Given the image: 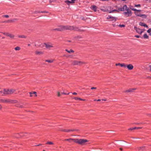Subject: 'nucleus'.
Instances as JSON below:
<instances>
[{
  "label": "nucleus",
  "instance_id": "39448f33",
  "mask_svg": "<svg viewBox=\"0 0 151 151\" xmlns=\"http://www.w3.org/2000/svg\"><path fill=\"white\" fill-rule=\"evenodd\" d=\"M127 12H124L123 13V14L126 16V17H129L131 16L132 14V12L129 9L127 10Z\"/></svg>",
  "mask_w": 151,
  "mask_h": 151
},
{
  "label": "nucleus",
  "instance_id": "603ef678",
  "mask_svg": "<svg viewBox=\"0 0 151 151\" xmlns=\"http://www.w3.org/2000/svg\"><path fill=\"white\" fill-rule=\"evenodd\" d=\"M96 89V87H92L91 88V89Z\"/></svg>",
  "mask_w": 151,
  "mask_h": 151
},
{
  "label": "nucleus",
  "instance_id": "338daca9",
  "mask_svg": "<svg viewBox=\"0 0 151 151\" xmlns=\"http://www.w3.org/2000/svg\"><path fill=\"white\" fill-rule=\"evenodd\" d=\"M67 42H70L71 41H70V40H68V41H67Z\"/></svg>",
  "mask_w": 151,
  "mask_h": 151
},
{
  "label": "nucleus",
  "instance_id": "aec40b11",
  "mask_svg": "<svg viewBox=\"0 0 151 151\" xmlns=\"http://www.w3.org/2000/svg\"><path fill=\"white\" fill-rule=\"evenodd\" d=\"M65 51H66L67 52L69 53H70L71 52H74V51L72 49H70V50H68L67 49H66Z\"/></svg>",
  "mask_w": 151,
  "mask_h": 151
},
{
  "label": "nucleus",
  "instance_id": "c9c22d12",
  "mask_svg": "<svg viewBox=\"0 0 151 151\" xmlns=\"http://www.w3.org/2000/svg\"><path fill=\"white\" fill-rule=\"evenodd\" d=\"M80 100V101H85V99H81V98H78L77 97V100Z\"/></svg>",
  "mask_w": 151,
  "mask_h": 151
},
{
  "label": "nucleus",
  "instance_id": "a211bd4d",
  "mask_svg": "<svg viewBox=\"0 0 151 151\" xmlns=\"http://www.w3.org/2000/svg\"><path fill=\"white\" fill-rule=\"evenodd\" d=\"M107 19H111V20H115V21L116 20L115 18L114 17H111V16H109L107 17Z\"/></svg>",
  "mask_w": 151,
  "mask_h": 151
},
{
  "label": "nucleus",
  "instance_id": "774afa93",
  "mask_svg": "<svg viewBox=\"0 0 151 151\" xmlns=\"http://www.w3.org/2000/svg\"><path fill=\"white\" fill-rule=\"evenodd\" d=\"M30 44H28V46H30Z\"/></svg>",
  "mask_w": 151,
  "mask_h": 151
},
{
  "label": "nucleus",
  "instance_id": "2f4dec72",
  "mask_svg": "<svg viewBox=\"0 0 151 151\" xmlns=\"http://www.w3.org/2000/svg\"><path fill=\"white\" fill-rule=\"evenodd\" d=\"M132 10H133V11H137V12H140L141 11V10H137L135 9H132Z\"/></svg>",
  "mask_w": 151,
  "mask_h": 151
},
{
  "label": "nucleus",
  "instance_id": "f3484780",
  "mask_svg": "<svg viewBox=\"0 0 151 151\" xmlns=\"http://www.w3.org/2000/svg\"><path fill=\"white\" fill-rule=\"evenodd\" d=\"M139 25H140V26H143L145 27L148 28L147 25L143 22H140L139 23Z\"/></svg>",
  "mask_w": 151,
  "mask_h": 151
},
{
  "label": "nucleus",
  "instance_id": "3c124183",
  "mask_svg": "<svg viewBox=\"0 0 151 151\" xmlns=\"http://www.w3.org/2000/svg\"><path fill=\"white\" fill-rule=\"evenodd\" d=\"M73 99H75L76 100H77V97H73Z\"/></svg>",
  "mask_w": 151,
  "mask_h": 151
},
{
  "label": "nucleus",
  "instance_id": "052dcab7",
  "mask_svg": "<svg viewBox=\"0 0 151 151\" xmlns=\"http://www.w3.org/2000/svg\"><path fill=\"white\" fill-rule=\"evenodd\" d=\"M149 67L150 68V71H151V65H149Z\"/></svg>",
  "mask_w": 151,
  "mask_h": 151
},
{
  "label": "nucleus",
  "instance_id": "cd10ccee",
  "mask_svg": "<svg viewBox=\"0 0 151 151\" xmlns=\"http://www.w3.org/2000/svg\"><path fill=\"white\" fill-rule=\"evenodd\" d=\"M45 61L46 62H47L49 63H52L53 62V60H45Z\"/></svg>",
  "mask_w": 151,
  "mask_h": 151
},
{
  "label": "nucleus",
  "instance_id": "412c9836",
  "mask_svg": "<svg viewBox=\"0 0 151 151\" xmlns=\"http://www.w3.org/2000/svg\"><path fill=\"white\" fill-rule=\"evenodd\" d=\"M36 92L34 91V92H30L29 93V94H30V96H32V94H35V96H37V95L36 94Z\"/></svg>",
  "mask_w": 151,
  "mask_h": 151
},
{
  "label": "nucleus",
  "instance_id": "4be33fe9",
  "mask_svg": "<svg viewBox=\"0 0 151 151\" xmlns=\"http://www.w3.org/2000/svg\"><path fill=\"white\" fill-rule=\"evenodd\" d=\"M144 147H142L138 148V150L140 151H142L144 148Z\"/></svg>",
  "mask_w": 151,
  "mask_h": 151
},
{
  "label": "nucleus",
  "instance_id": "0e129e2a",
  "mask_svg": "<svg viewBox=\"0 0 151 151\" xmlns=\"http://www.w3.org/2000/svg\"><path fill=\"white\" fill-rule=\"evenodd\" d=\"M120 150H123V149H122V148H120Z\"/></svg>",
  "mask_w": 151,
  "mask_h": 151
},
{
  "label": "nucleus",
  "instance_id": "bb28decb",
  "mask_svg": "<svg viewBox=\"0 0 151 151\" xmlns=\"http://www.w3.org/2000/svg\"><path fill=\"white\" fill-rule=\"evenodd\" d=\"M10 100L12 101H11L9 102V103H15L17 102V101L16 100H10Z\"/></svg>",
  "mask_w": 151,
  "mask_h": 151
},
{
  "label": "nucleus",
  "instance_id": "ddd939ff",
  "mask_svg": "<svg viewBox=\"0 0 151 151\" xmlns=\"http://www.w3.org/2000/svg\"><path fill=\"white\" fill-rule=\"evenodd\" d=\"M44 44L47 48H49L53 47L52 44H50L48 43H45Z\"/></svg>",
  "mask_w": 151,
  "mask_h": 151
},
{
  "label": "nucleus",
  "instance_id": "79ce46f5",
  "mask_svg": "<svg viewBox=\"0 0 151 151\" xmlns=\"http://www.w3.org/2000/svg\"><path fill=\"white\" fill-rule=\"evenodd\" d=\"M147 32L148 33H150L151 32V29H149L147 31Z\"/></svg>",
  "mask_w": 151,
  "mask_h": 151
},
{
  "label": "nucleus",
  "instance_id": "f257e3e1",
  "mask_svg": "<svg viewBox=\"0 0 151 151\" xmlns=\"http://www.w3.org/2000/svg\"><path fill=\"white\" fill-rule=\"evenodd\" d=\"M65 30H74L75 31L78 30V28L73 26H61L58 28L54 29H52L53 31H61Z\"/></svg>",
  "mask_w": 151,
  "mask_h": 151
},
{
  "label": "nucleus",
  "instance_id": "f03ea898",
  "mask_svg": "<svg viewBox=\"0 0 151 151\" xmlns=\"http://www.w3.org/2000/svg\"><path fill=\"white\" fill-rule=\"evenodd\" d=\"M74 142L79 145H83L85 144L88 141V140L85 139H75Z\"/></svg>",
  "mask_w": 151,
  "mask_h": 151
},
{
  "label": "nucleus",
  "instance_id": "ea45409f",
  "mask_svg": "<svg viewBox=\"0 0 151 151\" xmlns=\"http://www.w3.org/2000/svg\"><path fill=\"white\" fill-rule=\"evenodd\" d=\"M3 17H5L6 18H9V16L8 15H3Z\"/></svg>",
  "mask_w": 151,
  "mask_h": 151
},
{
  "label": "nucleus",
  "instance_id": "4c0bfd02",
  "mask_svg": "<svg viewBox=\"0 0 151 151\" xmlns=\"http://www.w3.org/2000/svg\"><path fill=\"white\" fill-rule=\"evenodd\" d=\"M4 94V92L2 91H0V95L3 96Z\"/></svg>",
  "mask_w": 151,
  "mask_h": 151
},
{
  "label": "nucleus",
  "instance_id": "9b49d317",
  "mask_svg": "<svg viewBox=\"0 0 151 151\" xmlns=\"http://www.w3.org/2000/svg\"><path fill=\"white\" fill-rule=\"evenodd\" d=\"M77 130L76 129H63L60 130L61 131L65 132H69L70 131H77Z\"/></svg>",
  "mask_w": 151,
  "mask_h": 151
},
{
  "label": "nucleus",
  "instance_id": "58836bf2",
  "mask_svg": "<svg viewBox=\"0 0 151 151\" xmlns=\"http://www.w3.org/2000/svg\"><path fill=\"white\" fill-rule=\"evenodd\" d=\"M119 26L120 27H125V25L124 24H119Z\"/></svg>",
  "mask_w": 151,
  "mask_h": 151
},
{
  "label": "nucleus",
  "instance_id": "a878e982",
  "mask_svg": "<svg viewBox=\"0 0 151 151\" xmlns=\"http://www.w3.org/2000/svg\"><path fill=\"white\" fill-rule=\"evenodd\" d=\"M4 22L7 23H12V19L8 20L7 21H6Z\"/></svg>",
  "mask_w": 151,
  "mask_h": 151
},
{
  "label": "nucleus",
  "instance_id": "864d4df0",
  "mask_svg": "<svg viewBox=\"0 0 151 151\" xmlns=\"http://www.w3.org/2000/svg\"><path fill=\"white\" fill-rule=\"evenodd\" d=\"M73 95H76L77 94V93L76 92H73L72 93Z\"/></svg>",
  "mask_w": 151,
  "mask_h": 151
},
{
  "label": "nucleus",
  "instance_id": "473e14b6",
  "mask_svg": "<svg viewBox=\"0 0 151 151\" xmlns=\"http://www.w3.org/2000/svg\"><path fill=\"white\" fill-rule=\"evenodd\" d=\"M65 2L67 4H71L72 3H73L72 1H65Z\"/></svg>",
  "mask_w": 151,
  "mask_h": 151
},
{
  "label": "nucleus",
  "instance_id": "0eeeda50",
  "mask_svg": "<svg viewBox=\"0 0 151 151\" xmlns=\"http://www.w3.org/2000/svg\"><path fill=\"white\" fill-rule=\"evenodd\" d=\"M134 28L135 29L136 32L139 34H141L143 32V30L142 29L137 28L136 27H134Z\"/></svg>",
  "mask_w": 151,
  "mask_h": 151
},
{
  "label": "nucleus",
  "instance_id": "c03bdc74",
  "mask_svg": "<svg viewBox=\"0 0 151 151\" xmlns=\"http://www.w3.org/2000/svg\"><path fill=\"white\" fill-rule=\"evenodd\" d=\"M58 93V96H60V93L59 92H57Z\"/></svg>",
  "mask_w": 151,
  "mask_h": 151
},
{
  "label": "nucleus",
  "instance_id": "7c9ffc66",
  "mask_svg": "<svg viewBox=\"0 0 151 151\" xmlns=\"http://www.w3.org/2000/svg\"><path fill=\"white\" fill-rule=\"evenodd\" d=\"M12 22H15L16 21H17L18 20V19L17 18H14L13 19H12Z\"/></svg>",
  "mask_w": 151,
  "mask_h": 151
},
{
  "label": "nucleus",
  "instance_id": "49530a36",
  "mask_svg": "<svg viewBox=\"0 0 151 151\" xmlns=\"http://www.w3.org/2000/svg\"><path fill=\"white\" fill-rule=\"evenodd\" d=\"M69 93H61V94H65V95H68Z\"/></svg>",
  "mask_w": 151,
  "mask_h": 151
},
{
  "label": "nucleus",
  "instance_id": "e433bc0d",
  "mask_svg": "<svg viewBox=\"0 0 151 151\" xmlns=\"http://www.w3.org/2000/svg\"><path fill=\"white\" fill-rule=\"evenodd\" d=\"M46 144H50V145H53V142H47Z\"/></svg>",
  "mask_w": 151,
  "mask_h": 151
},
{
  "label": "nucleus",
  "instance_id": "bf43d9fd",
  "mask_svg": "<svg viewBox=\"0 0 151 151\" xmlns=\"http://www.w3.org/2000/svg\"><path fill=\"white\" fill-rule=\"evenodd\" d=\"M23 136V135H22V133H21L20 134V136L22 137V136Z\"/></svg>",
  "mask_w": 151,
  "mask_h": 151
},
{
  "label": "nucleus",
  "instance_id": "5701e85b",
  "mask_svg": "<svg viewBox=\"0 0 151 151\" xmlns=\"http://www.w3.org/2000/svg\"><path fill=\"white\" fill-rule=\"evenodd\" d=\"M119 11H120V10H119V8H118L117 9H114V10H113L112 11H110L109 12V13H111L113 12H114L115 11L117 12H119Z\"/></svg>",
  "mask_w": 151,
  "mask_h": 151
},
{
  "label": "nucleus",
  "instance_id": "5fc2aeb1",
  "mask_svg": "<svg viewBox=\"0 0 151 151\" xmlns=\"http://www.w3.org/2000/svg\"><path fill=\"white\" fill-rule=\"evenodd\" d=\"M94 101H101V100L100 99H98V100H94Z\"/></svg>",
  "mask_w": 151,
  "mask_h": 151
},
{
  "label": "nucleus",
  "instance_id": "8fccbe9b",
  "mask_svg": "<svg viewBox=\"0 0 151 151\" xmlns=\"http://www.w3.org/2000/svg\"><path fill=\"white\" fill-rule=\"evenodd\" d=\"M134 37H136L137 38H139L140 37V36L139 35H135L134 36Z\"/></svg>",
  "mask_w": 151,
  "mask_h": 151
},
{
  "label": "nucleus",
  "instance_id": "de8ad7c7",
  "mask_svg": "<svg viewBox=\"0 0 151 151\" xmlns=\"http://www.w3.org/2000/svg\"><path fill=\"white\" fill-rule=\"evenodd\" d=\"M76 39H78V38H81V36H78L76 37H75Z\"/></svg>",
  "mask_w": 151,
  "mask_h": 151
},
{
  "label": "nucleus",
  "instance_id": "f704fd0d",
  "mask_svg": "<svg viewBox=\"0 0 151 151\" xmlns=\"http://www.w3.org/2000/svg\"><path fill=\"white\" fill-rule=\"evenodd\" d=\"M136 128H130L128 129L129 130H132L136 129Z\"/></svg>",
  "mask_w": 151,
  "mask_h": 151
},
{
  "label": "nucleus",
  "instance_id": "2eb2a0df",
  "mask_svg": "<svg viewBox=\"0 0 151 151\" xmlns=\"http://www.w3.org/2000/svg\"><path fill=\"white\" fill-rule=\"evenodd\" d=\"M115 65L116 66L120 65L122 67H124V68L126 67V65L124 63H123V64H121L120 63H116Z\"/></svg>",
  "mask_w": 151,
  "mask_h": 151
},
{
  "label": "nucleus",
  "instance_id": "4d7b16f0",
  "mask_svg": "<svg viewBox=\"0 0 151 151\" xmlns=\"http://www.w3.org/2000/svg\"><path fill=\"white\" fill-rule=\"evenodd\" d=\"M133 6H130V9H131L132 10V9H134L132 8Z\"/></svg>",
  "mask_w": 151,
  "mask_h": 151
},
{
  "label": "nucleus",
  "instance_id": "e2e57ef3",
  "mask_svg": "<svg viewBox=\"0 0 151 151\" xmlns=\"http://www.w3.org/2000/svg\"><path fill=\"white\" fill-rule=\"evenodd\" d=\"M41 145L40 144H39V145H37L36 146H40V145Z\"/></svg>",
  "mask_w": 151,
  "mask_h": 151
},
{
  "label": "nucleus",
  "instance_id": "c756f323",
  "mask_svg": "<svg viewBox=\"0 0 151 151\" xmlns=\"http://www.w3.org/2000/svg\"><path fill=\"white\" fill-rule=\"evenodd\" d=\"M20 49V47L18 46H17L14 48V49L16 50H19Z\"/></svg>",
  "mask_w": 151,
  "mask_h": 151
},
{
  "label": "nucleus",
  "instance_id": "c85d7f7f",
  "mask_svg": "<svg viewBox=\"0 0 151 151\" xmlns=\"http://www.w3.org/2000/svg\"><path fill=\"white\" fill-rule=\"evenodd\" d=\"M143 37L145 39H148V36L146 34H145L144 35Z\"/></svg>",
  "mask_w": 151,
  "mask_h": 151
},
{
  "label": "nucleus",
  "instance_id": "72a5a7b5",
  "mask_svg": "<svg viewBox=\"0 0 151 151\" xmlns=\"http://www.w3.org/2000/svg\"><path fill=\"white\" fill-rule=\"evenodd\" d=\"M101 10L103 12H107L108 11V10L106 9H101Z\"/></svg>",
  "mask_w": 151,
  "mask_h": 151
},
{
  "label": "nucleus",
  "instance_id": "13d9d810",
  "mask_svg": "<svg viewBox=\"0 0 151 151\" xmlns=\"http://www.w3.org/2000/svg\"><path fill=\"white\" fill-rule=\"evenodd\" d=\"M41 12V13H47V12H46V11Z\"/></svg>",
  "mask_w": 151,
  "mask_h": 151
},
{
  "label": "nucleus",
  "instance_id": "1a4fd4ad",
  "mask_svg": "<svg viewBox=\"0 0 151 151\" xmlns=\"http://www.w3.org/2000/svg\"><path fill=\"white\" fill-rule=\"evenodd\" d=\"M3 34L6 36L9 37L10 38L13 39L14 37V35L12 34H10L8 32L3 33Z\"/></svg>",
  "mask_w": 151,
  "mask_h": 151
},
{
  "label": "nucleus",
  "instance_id": "69168bd1",
  "mask_svg": "<svg viewBox=\"0 0 151 151\" xmlns=\"http://www.w3.org/2000/svg\"><path fill=\"white\" fill-rule=\"evenodd\" d=\"M16 137L17 138H19V136H16Z\"/></svg>",
  "mask_w": 151,
  "mask_h": 151
},
{
  "label": "nucleus",
  "instance_id": "680f3d73",
  "mask_svg": "<svg viewBox=\"0 0 151 151\" xmlns=\"http://www.w3.org/2000/svg\"><path fill=\"white\" fill-rule=\"evenodd\" d=\"M73 3H74V1L75 0H71Z\"/></svg>",
  "mask_w": 151,
  "mask_h": 151
},
{
  "label": "nucleus",
  "instance_id": "6ab92c4d",
  "mask_svg": "<svg viewBox=\"0 0 151 151\" xmlns=\"http://www.w3.org/2000/svg\"><path fill=\"white\" fill-rule=\"evenodd\" d=\"M136 89V88L129 89L128 90H126V92H132L133 91V90H135Z\"/></svg>",
  "mask_w": 151,
  "mask_h": 151
},
{
  "label": "nucleus",
  "instance_id": "7ed1b4c3",
  "mask_svg": "<svg viewBox=\"0 0 151 151\" xmlns=\"http://www.w3.org/2000/svg\"><path fill=\"white\" fill-rule=\"evenodd\" d=\"M15 90L13 89H4V94H11Z\"/></svg>",
  "mask_w": 151,
  "mask_h": 151
},
{
  "label": "nucleus",
  "instance_id": "f8f14e48",
  "mask_svg": "<svg viewBox=\"0 0 151 151\" xmlns=\"http://www.w3.org/2000/svg\"><path fill=\"white\" fill-rule=\"evenodd\" d=\"M126 67L129 70H132L133 68V65L131 64H129L127 65H126Z\"/></svg>",
  "mask_w": 151,
  "mask_h": 151
},
{
  "label": "nucleus",
  "instance_id": "09e8293b",
  "mask_svg": "<svg viewBox=\"0 0 151 151\" xmlns=\"http://www.w3.org/2000/svg\"><path fill=\"white\" fill-rule=\"evenodd\" d=\"M134 128H136V129H140L142 128V127H135Z\"/></svg>",
  "mask_w": 151,
  "mask_h": 151
},
{
  "label": "nucleus",
  "instance_id": "393cba45",
  "mask_svg": "<svg viewBox=\"0 0 151 151\" xmlns=\"http://www.w3.org/2000/svg\"><path fill=\"white\" fill-rule=\"evenodd\" d=\"M18 37L19 38H26V36H25L24 35H19L18 36Z\"/></svg>",
  "mask_w": 151,
  "mask_h": 151
},
{
  "label": "nucleus",
  "instance_id": "9d476101",
  "mask_svg": "<svg viewBox=\"0 0 151 151\" xmlns=\"http://www.w3.org/2000/svg\"><path fill=\"white\" fill-rule=\"evenodd\" d=\"M135 14H136V15L138 17H143L145 18H146L147 16L145 14H141L138 12H135Z\"/></svg>",
  "mask_w": 151,
  "mask_h": 151
},
{
  "label": "nucleus",
  "instance_id": "6e6d98bb",
  "mask_svg": "<svg viewBox=\"0 0 151 151\" xmlns=\"http://www.w3.org/2000/svg\"><path fill=\"white\" fill-rule=\"evenodd\" d=\"M2 107L1 104H0V110H1L2 109Z\"/></svg>",
  "mask_w": 151,
  "mask_h": 151
},
{
  "label": "nucleus",
  "instance_id": "a18cd8bd",
  "mask_svg": "<svg viewBox=\"0 0 151 151\" xmlns=\"http://www.w3.org/2000/svg\"><path fill=\"white\" fill-rule=\"evenodd\" d=\"M147 116L151 117V114H147Z\"/></svg>",
  "mask_w": 151,
  "mask_h": 151
},
{
  "label": "nucleus",
  "instance_id": "20e7f679",
  "mask_svg": "<svg viewBox=\"0 0 151 151\" xmlns=\"http://www.w3.org/2000/svg\"><path fill=\"white\" fill-rule=\"evenodd\" d=\"M85 63L84 62L78 60H74L72 62V64L73 65H81Z\"/></svg>",
  "mask_w": 151,
  "mask_h": 151
},
{
  "label": "nucleus",
  "instance_id": "423d86ee",
  "mask_svg": "<svg viewBox=\"0 0 151 151\" xmlns=\"http://www.w3.org/2000/svg\"><path fill=\"white\" fill-rule=\"evenodd\" d=\"M129 9L128 8L126 5H124L123 7L120 8H119V10H120V11H124L125 10H127Z\"/></svg>",
  "mask_w": 151,
  "mask_h": 151
},
{
  "label": "nucleus",
  "instance_id": "6e6552de",
  "mask_svg": "<svg viewBox=\"0 0 151 151\" xmlns=\"http://www.w3.org/2000/svg\"><path fill=\"white\" fill-rule=\"evenodd\" d=\"M11 101L9 99H0V103H8Z\"/></svg>",
  "mask_w": 151,
  "mask_h": 151
},
{
  "label": "nucleus",
  "instance_id": "37998d69",
  "mask_svg": "<svg viewBox=\"0 0 151 151\" xmlns=\"http://www.w3.org/2000/svg\"><path fill=\"white\" fill-rule=\"evenodd\" d=\"M18 107L21 108H24V106H23V105L21 104L19 105Z\"/></svg>",
  "mask_w": 151,
  "mask_h": 151
},
{
  "label": "nucleus",
  "instance_id": "4468645a",
  "mask_svg": "<svg viewBox=\"0 0 151 151\" xmlns=\"http://www.w3.org/2000/svg\"><path fill=\"white\" fill-rule=\"evenodd\" d=\"M35 53L37 55H41L44 54V52L42 51H39L38 50H37L35 51Z\"/></svg>",
  "mask_w": 151,
  "mask_h": 151
},
{
  "label": "nucleus",
  "instance_id": "a19ab883",
  "mask_svg": "<svg viewBox=\"0 0 151 151\" xmlns=\"http://www.w3.org/2000/svg\"><path fill=\"white\" fill-rule=\"evenodd\" d=\"M135 7H140V6H141V5L139 4H137V5H136V4H135Z\"/></svg>",
  "mask_w": 151,
  "mask_h": 151
},
{
  "label": "nucleus",
  "instance_id": "b1692460",
  "mask_svg": "<svg viewBox=\"0 0 151 151\" xmlns=\"http://www.w3.org/2000/svg\"><path fill=\"white\" fill-rule=\"evenodd\" d=\"M75 139H72V138H70V139H66L65 140V141H69L70 142H71V141L72 140L74 142V140Z\"/></svg>",
  "mask_w": 151,
  "mask_h": 151
},
{
  "label": "nucleus",
  "instance_id": "dca6fc26",
  "mask_svg": "<svg viewBox=\"0 0 151 151\" xmlns=\"http://www.w3.org/2000/svg\"><path fill=\"white\" fill-rule=\"evenodd\" d=\"M97 7L95 5H92L91 7V9L93 10L94 12L96 11Z\"/></svg>",
  "mask_w": 151,
  "mask_h": 151
}]
</instances>
